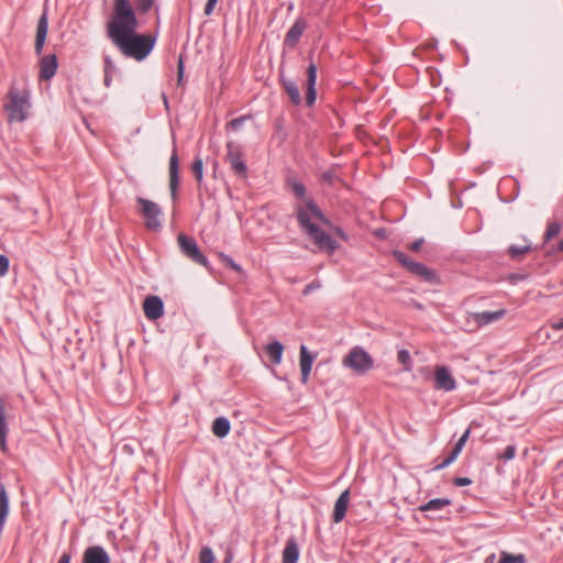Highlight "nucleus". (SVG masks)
Listing matches in <instances>:
<instances>
[{
    "label": "nucleus",
    "mask_w": 563,
    "mask_h": 563,
    "mask_svg": "<svg viewBox=\"0 0 563 563\" xmlns=\"http://www.w3.org/2000/svg\"><path fill=\"white\" fill-rule=\"evenodd\" d=\"M434 374V386L437 389L451 391L455 388V379L446 366H437Z\"/></svg>",
    "instance_id": "obj_10"
},
{
    "label": "nucleus",
    "mask_w": 563,
    "mask_h": 563,
    "mask_svg": "<svg viewBox=\"0 0 563 563\" xmlns=\"http://www.w3.org/2000/svg\"><path fill=\"white\" fill-rule=\"evenodd\" d=\"M516 454V448L514 445H508L504 453L499 455L500 460L509 461L515 457Z\"/></svg>",
    "instance_id": "obj_37"
},
{
    "label": "nucleus",
    "mask_w": 563,
    "mask_h": 563,
    "mask_svg": "<svg viewBox=\"0 0 563 563\" xmlns=\"http://www.w3.org/2000/svg\"><path fill=\"white\" fill-rule=\"evenodd\" d=\"M470 433H471V430L467 429L460 439L462 441L466 442L468 440Z\"/></svg>",
    "instance_id": "obj_50"
},
{
    "label": "nucleus",
    "mask_w": 563,
    "mask_h": 563,
    "mask_svg": "<svg viewBox=\"0 0 563 563\" xmlns=\"http://www.w3.org/2000/svg\"><path fill=\"white\" fill-rule=\"evenodd\" d=\"M555 329H563V319L554 325Z\"/></svg>",
    "instance_id": "obj_53"
},
{
    "label": "nucleus",
    "mask_w": 563,
    "mask_h": 563,
    "mask_svg": "<svg viewBox=\"0 0 563 563\" xmlns=\"http://www.w3.org/2000/svg\"><path fill=\"white\" fill-rule=\"evenodd\" d=\"M154 0H135L136 7L141 12H147L153 5Z\"/></svg>",
    "instance_id": "obj_38"
},
{
    "label": "nucleus",
    "mask_w": 563,
    "mask_h": 563,
    "mask_svg": "<svg viewBox=\"0 0 563 563\" xmlns=\"http://www.w3.org/2000/svg\"><path fill=\"white\" fill-rule=\"evenodd\" d=\"M106 64H107V65H106V68H104V85H106L107 87H109V86H110V84H111V76H110V74H109V68H108V67L110 66V64H111V62H110V59H109V58H107V59H106Z\"/></svg>",
    "instance_id": "obj_42"
},
{
    "label": "nucleus",
    "mask_w": 563,
    "mask_h": 563,
    "mask_svg": "<svg viewBox=\"0 0 563 563\" xmlns=\"http://www.w3.org/2000/svg\"><path fill=\"white\" fill-rule=\"evenodd\" d=\"M393 256L409 272L412 269V265H415V261L410 260L405 253L400 251H394Z\"/></svg>",
    "instance_id": "obj_33"
},
{
    "label": "nucleus",
    "mask_w": 563,
    "mask_h": 563,
    "mask_svg": "<svg viewBox=\"0 0 563 563\" xmlns=\"http://www.w3.org/2000/svg\"><path fill=\"white\" fill-rule=\"evenodd\" d=\"M227 162L230 164L231 169L240 177H246L247 167L242 158V151L234 142L227 143Z\"/></svg>",
    "instance_id": "obj_7"
},
{
    "label": "nucleus",
    "mask_w": 563,
    "mask_h": 563,
    "mask_svg": "<svg viewBox=\"0 0 563 563\" xmlns=\"http://www.w3.org/2000/svg\"><path fill=\"white\" fill-rule=\"evenodd\" d=\"M466 442L462 441L461 439L456 442L454 445L452 452L444 459V461L437 466L438 470L444 468L449 466L451 463H453L461 451L463 450Z\"/></svg>",
    "instance_id": "obj_29"
},
{
    "label": "nucleus",
    "mask_w": 563,
    "mask_h": 563,
    "mask_svg": "<svg viewBox=\"0 0 563 563\" xmlns=\"http://www.w3.org/2000/svg\"><path fill=\"white\" fill-rule=\"evenodd\" d=\"M57 58L55 55L49 54L44 56L40 63V78L49 80L56 74Z\"/></svg>",
    "instance_id": "obj_13"
},
{
    "label": "nucleus",
    "mask_w": 563,
    "mask_h": 563,
    "mask_svg": "<svg viewBox=\"0 0 563 563\" xmlns=\"http://www.w3.org/2000/svg\"><path fill=\"white\" fill-rule=\"evenodd\" d=\"M506 314L505 309H499L497 311H484V312H474L471 313L470 317L474 320L477 327H482L494 321L501 319Z\"/></svg>",
    "instance_id": "obj_14"
},
{
    "label": "nucleus",
    "mask_w": 563,
    "mask_h": 563,
    "mask_svg": "<svg viewBox=\"0 0 563 563\" xmlns=\"http://www.w3.org/2000/svg\"><path fill=\"white\" fill-rule=\"evenodd\" d=\"M8 433V424L5 421V408L3 399L0 398V448L5 450V438Z\"/></svg>",
    "instance_id": "obj_26"
},
{
    "label": "nucleus",
    "mask_w": 563,
    "mask_h": 563,
    "mask_svg": "<svg viewBox=\"0 0 563 563\" xmlns=\"http://www.w3.org/2000/svg\"><path fill=\"white\" fill-rule=\"evenodd\" d=\"M320 287V283L316 282V283H311L309 285H307L303 289V294L305 295H308L309 292H311L312 290L317 289Z\"/></svg>",
    "instance_id": "obj_45"
},
{
    "label": "nucleus",
    "mask_w": 563,
    "mask_h": 563,
    "mask_svg": "<svg viewBox=\"0 0 563 563\" xmlns=\"http://www.w3.org/2000/svg\"><path fill=\"white\" fill-rule=\"evenodd\" d=\"M218 0H208L206 7H205V14L210 15L213 12V9L217 4Z\"/></svg>",
    "instance_id": "obj_43"
},
{
    "label": "nucleus",
    "mask_w": 563,
    "mask_h": 563,
    "mask_svg": "<svg viewBox=\"0 0 563 563\" xmlns=\"http://www.w3.org/2000/svg\"><path fill=\"white\" fill-rule=\"evenodd\" d=\"M307 23L302 19H298L292 26L288 30L286 36H285V44L294 47L297 42L299 41L300 36L302 35L303 31L306 30Z\"/></svg>",
    "instance_id": "obj_15"
},
{
    "label": "nucleus",
    "mask_w": 563,
    "mask_h": 563,
    "mask_svg": "<svg viewBox=\"0 0 563 563\" xmlns=\"http://www.w3.org/2000/svg\"><path fill=\"white\" fill-rule=\"evenodd\" d=\"M398 362L402 364L404 371L409 372L412 368L410 353L407 350H400L397 355Z\"/></svg>",
    "instance_id": "obj_31"
},
{
    "label": "nucleus",
    "mask_w": 563,
    "mask_h": 563,
    "mask_svg": "<svg viewBox=\"0 0 563 563\" xmlns=\"http://www.w3.org/2000/svg\"><path fill=\"white\" fill-rule=\"evenodd\" d=\"M282 82H283V86H284L287 95L289 96L290 100L295 104L300 103L301 96H300V92H299V89H298L296 82L290 79H286L283 76H282Z\"/></svg>",
    "instance_id": "obj_23"
},
{
    "label": "nucleus",
    "mask_w": 563,
    "mask_h": 563,
    "mask_svg": "<svg viewBox=\"0 0 563 563\" xmlns=\"http://www.w3.org/2000/svg\"><path fill=\"white\" fill-rule=\"evenodd\" d=\"M316 80H317V67L314 64H310L308 69H307V104L308 106H311L313 104L314 100H316V89H314V85H316Z\"/></svg>",
    "instance_id": "obj_18"
},
{
    "label": "nucleus",
    "mask_w": 563,
    "mask_h": 563,
    "mask_svg": "<svg viewBox=\"0 0 563 563\" xmlns=\"http://www.w3.org/2000/svg\"><path fill=\"white\" fill-rule=\"evenodd\" d=\"M192 173L195 175V178L197 183L200 185L202 183L203 178V162L201 158L197 157L191 166Z\"/></svg>",
    "instance_id": "obj_32"
},
{
    "label": "nucleus",
    "mask_w": 563,
    "mask_h": 563,
    "mask_svg": "<svg viewBox=\"0 0 563 563\" xmlns=\"http://www.w3.org/2000/svg\"><path fill=\"white\" fill-rule=\"evenodd\" d=\"M82 563H110V558L102 547H89L84 552Z\"/></svg>",
    "instance_id": "obj_12"
},
{
    "label": "nucleus",
    "mask_w": 563,
    "mask_h": 563,
    "mask_svg": "<svg viewBox=\"0 0 563 563\" xmlns=\"http://www.w3.org/2000/svg\"><path fill=\"white\" fill-rule=\"evenodd\" d=\"M373 363L372 356L358 346L353 347L342 361L343 366L361 375L368 372L373 367Z\"/></svg>",
    "instance_id": "obj_4"
},
{
    "label": "nucleus",
    "mask_w": 563,
    "mask_h": 563,
    "mask_svg": "<svg viewBox=\"0 0 563 563\" xmlns=\"http://www.w3.org/2000/svg\"><path fill=\"white\" fill-rule=\"evenodd\" d=\"M299 559V548L294 539H289L283 551V563H297Z\"/></svg>",
    "instance_id": "obj_19"
},
{
    "label": "nucleus",
    "mask_w": 563,
    "mask_h": 563,
    "mask_svg": "<svg viewBox=\"0 0 563 563\" xmlns=\"http://www.w3.org/2000/svg\"><path fill=\"white\" fill-rule=\"evenodd\" d=\"M531 250V246L529 243H525L523 245H511L509 247V254L512 257H519L526 253H528Z\"/></svg>",
    "instance_id": "obj_35"
},
{
    "label": "nucleus",
    "mask_w": 563,
    "mask_h": 563,
    "mask_svg": "<svg viewBox=\"0 0 563 563\" xmlns=\"http://www.w3.org/2000/svg\"><path fill=\"white\" fill-rule=\"evenodd\" d=\"M472 483V481L467 477H456L454 479V485L456 486H467Z\"/></svg>",
    "instance_id": "obj_44"
},
{
    "label": "nucleus",
    "mask_w": 563,
    "mask_h": 563,
    "mask_svg": "<svg viewBox=\"0 0 563 563\" xmlns=\"http://www.w3.org/2000/svg\"><path fill=\"white\" fill-rule=\"evenodd\" d=\"M8 101L3 108L8 112L9 122H22L27 118V110L30 109V95L26 90H19L11 86L8 95Z\"/></svg>",
    "instance_id": "obj_3"
},
{
    "label": "nucleus",
    "mask_w": 563,
    "mask_h": 563,
    "mask_svg": "<svg viewBox=\"0 0 563 563\" xmlns=\"http://www.w3.org/2000/svg\"><path fill=\"white\" fill-rule=\"evenodd\" d=\"M562 225L560 222H551L548 224L547 231L544 233V240L550 241L555 238L561 232Z\"/></svg>",
    "instance_id": "obj_34"
},
{
    "label": "nucleus",
    "mask_w": 563,
    "mask_h": 563,
    "mask_svg": "<svg viewBox=\"0 0 563 563\" xmlns=\"http://www.w3.org/2000/svg\"><path fill=\"white\" fill-rule=\"evenodd\" d=\"M558 250L563 251V239L560 241V243L558 245Z\"/></svg>",
    "instance_id": "obj_54"
},
{
    "label": "nucleus",
    "mask_w": 563,
    "mask_h": 563,
    "mask_svg": "<svg viewBox=\"0 0 563 563\" xmlns=\"http://www.w3.org/2000/svg\"><path fill=\"white\" fill-rule=\"evenodd\" d=\"M137 203L141 206V214L145 220V227L148 230L157 231L162 227L161 216L162 210L159 206L148 199L139 197L136 199Z\"/></svg>",
    "instance_id": "obj_5"
},
{
    "label": "nucleus",
    "mask_w": 563,
    "mask_h": 563,
    "mask_svg": "<svg viewBox=\"0 0 563 563\" xmlns=\"http://www.w3.org/2000/svg\"><path fill=\"white\" fill-rule=\"evenodd\" d=\"M526 556L522 553L512 554L506 551L500 552V558L498 563H525Z\"/></svg>",
    "instance_id": "obj_30"
},
{
    "label": "nucleus",
    "mask_w": 563,
    "mask_h": 563,
    "mask_svg": "<svg viewBox=\"0 0 563 563\" xmlns=\"http://www.w3.org/2000/svg\"><path fill=\"white\" fill-rule=\"evenodd\" d=\"M143 311L148 320H157L164 314L163 300L157 296H148L143 302Z\"/></svg>",
    "instance_id": "obj_9"
},
{
    "label": "nucleus",
    "mask_w": 563,
    "mask_h": 563,
    "mask_svg": "<svg viewBox=\"0 0 563 563\" xmlns=\"http://www.w3.org/2000/svg\"><path fill=\"white\" fill-rule=\"evenodd\" d=\"M137 19L129 0H113V11L107 24V33L112 43L126 56L144 59L155 45V37L137 34Z\"/></svg>",
    "instance_id": "obj_1"
},
{
    "label": "nucleus",
    "mask_w": 563,
    "mask_h": 563,
    "mask_svg": "<svg viewBox=\"0 0 563 563\" xmlns=\"http://www.w3.org/2000/svg\"><path fill=\"white\" fill-rule=\"evenodd\" d=\"M466 442L462 441L461 439L456 442L454 445L452 452L444 459V461L437 466L438 470L444 468L449 466L451 463H453L461 451L463 450Z\"/></svg>",
    "instance_id": "obj_27"
},
{
    "label": "nucleus",
    "mask_w": 563,
    "mask_h": 563,
    "mask_svg": "<svg viewBox=\"0 0 563 563\" xmlns=\"http://www.w3.org/2000/svg\"><path fill=\"white\" fill-rule=\"evenodd\" d=\"M230 267L236 272H242V267L240 265H238L235 262L232 263V265Z\"/></svg>",
    "instance_id": "obj_51"
},
{
    "label": "nucleus",
    "mask_w": 563,
    "mask_h": 563,
    "mask_svg": "<svg viewBox=\"0 0 563 563\" xmlns=\"http://www.w3.org/2000/svg\"><path fill=\"white\" fill-rule=\"evenodd\" d=\"M451 505V500L448 498H435L426 503L424 505L419 507L420 511H439L444 507Z\"/></svg>",
    "instance_id": "obj_25"
},
{
    "label": "nucleus",
    "mask_w": 563,
    "mask_h": 563,
    "mask_svg": "<svg viewBox=\"0 0 563 563\" xmlns=\"http://www.w3.org/2000/svg\"><path fill=\"white\" fill-rule=\"evenodd\" d=\"M411 273L423 278L427 282L433 284L438 283L435 273L421 263H415V265H412Z\"/></svg>",
    "instance_id": "obj_21"
},
{
    "label": "nucleus",
    "mask_w": 563,
    "mask_h": 563,
    "mask_svg": "<svg viewBox=\"0 0 563 563\" xmlns=\"http://www.w3.org/2000/svg\"><path fill=\"white\" fill-rule=\"evenodd\" d=\"M264 351L274 364L277 365L282 362L284 345L279 341L266 344Z\"/></svg>",
    "instance_id": "obj_20"
},
{
    "label": "nucleus",
    "mask_w": 563,
    "mask_h": 563,
    "mask_svg": "<svg viewBox=\"0 0 563 563\" xmlns=\"http://www.w3.org/2000/svg\"><path fill=\"white\" fill-rule=\"evenodd\" d=\"M168 172L170 196L172 199L175 201L177 199V190L179 185V159L175 145L170 155Z\"/></svg>",
    "instance_id": "obj_8"
},
{
    "label": "nucleus",
    "mask_w": 563,
    "mask_h": 563,
    "mask_svg": "<svg viewBox=\"0 0 563 563\" xmlns=\"http://www.w3.org/2000/svg\"><path fill=\"white\" fill-rule=\"evenodd\" d=\"M292 190H294V194L296 195V197H298V198H303L305 197L306 188H305V186L302 184L294 183L292 184Z\"/></svg>",
    "instance_id": "obj_39"
},
{
    "label": "nucleus",
    "mask_w": 563,
    "mask_h": 563,
    "mask_svg": "<svg viewBox=\"0 0 563 563\" xmlns=\"http://www.w3.org/2000/svg\"><path fill=\"white\" fill-rule=\"evenodd\" d=\"M9 512V499L3 484H0V531Z\"/></svg>",
    "instance_id": "obj_24"
},
{
    "label": "nucleus",
    "mask_w": 563,
    "mask_h": 563,
    "mask_svg": "<svg viewBox=\"0 0 563 563\" xmlns=\"http://www.w3.org/2000/svg\"><path fill=\"white\" fill-rule=\"evenodd\" d=\"M494 560H495V554H490V555L486 559L485 563H493V561H494Z\"/></svg>",
    "instance_id": "obj_52"
},
{
    "label": "nucleus",
    "mask_w": 563,
    "mask_h": 563,
    "mask_svg": "<svg viewBox=\"0 0 563 563\" xmlns=\"http://www.w3.org/2000/svg\"><path fill=\"white\" fill-rule=\"evenodd\" d=\"M246 117H240L236 119H233L229 122V126L233 130H238L242 126L243 122L245 121Z\"/></svg>",
    "instance_id": "obj_41"
},
{
    "label": "nucleus",
    "mask_w": 563,
    "mask_h": 563,
    "mask_svg": "<svg viewBox=\"0 0 563 563\" xmlns=\"http://www.w3.org/2000/svg\"><path fill=\"white\" fill-rule=\"evenodd\" d=\"M423 243V240L422 239H419L417 241H415L413 243H411V245L409 246V249L413 252H418L421 247Z\"/></svg>",
    "instance_id": "obj_47"
},
{
    "label": "nucleus",
    "mask_w": 563,
    "mask_h": 563,
    "mask_svg": "<svg viewBox=\"0 0 563 563\" xmlns=\"http://www.w3.org/2000/svg\"><path fill=\"white\" fill-rule=\"evenodd\" d=\"M184 74V64L181 57L178 60V81L180 82Z\"/></svg>",
    "instance_id": "obj_48"
},
{
    "label": "nucleus",
    "mask_w": 563,
    "mask_h": 563,
    "mask_svg": "<svg viewBox=\"0 0 563 563\" xmlns=\"http://www.w3.org/2000/svg\"><path fill=\"white\" fill-rule=\"evenodd\" d=\"M48 31V18L46 10L42 13L40 16V20L37 22L36 26V36H35V52L37 55H40L43 51L46 36Z\"/></svg>",
    "instance_id": "obj_11"
},
{
    "label": "nucleus",
    "mask_w": 563,
    "mask_h": 563,
    "mask_svg": "<svg viewBox=\"0 0 563 563\" xmlns=\"http://www.w3.org/2000/svg\"><path fill=\"white\" fill-rule=\"evenodd\" d=\"M70 562V555L68 553H64L60 558L58 563H69Z\"/></svg>",
    "instance_id": "obj_49"
},
{
    "label": "nucleus",
    "mask_w": 563,
    "mask_h": 563,
    "mask_svg": "<svg viewBox=\"0 0 563 563\" xmlns=\"http://www.w3.org/2000/svg\"><path fill=\"white\" fill-rule=\"evenodd\" d=\"M296 211L299 225L313 243L329 254L334 253L338 249V243L318 227L319 222L328 223L318 206L311 199H307L303 203L296 207Z\"/></svg>",
    "instance_id": "obj_2"
},
{
    "label": "nucleus",
    "mask_w": 563,
    "mask_h": 563,
    "mask_svg": "<svg viewBox=\"0 0 563 563\" xmlns=\"http://www.w3.org/2000/svg\"><path fill=\"white\" fill-rule=\"evenodd\" d=\"M466 442L462 441L461 439L456 442L454 445L452 452L444 459V461L437 466L438 470L444 468L449 466L451 463H453L461 451L463 450Z\"/></svg>",
    "instance_id": "obj_28"
},
{
    "label": "nucleus",
    "mask_w": 563,
    "mask_h": 563,
    "mask_svg": "<svg viewBox=\"0 0 563 563\" xmlns=\"http://www.w3.org/2000/svg\"><path fill=\"white\" fill-rule=\"evenodd\" d=\"M213 561H214V555H213L211 549L203 548L199 554V562L200 563H213Z\"/></svg>",
    "instance_id": "obj_36"
},
{
    "label": "nucleus",
    "mask_w": 563,
    "mask_h": 563,
    "mask_svg": "<svg viewBox=\"0 0 563 563\" xmlns=\"http://www.w3.org/2000/svg\"><path fill=\"white\" fill-rule=\"evenodd\" d=\"M231 429L230 421L224 417H218L212 423V432L218 438H224Z\"/></svg>",
    "instance_id": "obj_22"
},
{
    "label": "nucleus",
    "mask_w": 563,
    "mask_h": 563,
    "mask_svg": "<svg viewBox=\"0 0 563 563\" xmlns=\"http://www.w3.org/2000/svg\"><path fill=\"white\" fill-rule=\"evenodd\" d=\"M178 246L181 253L196 264L208 267L207 257L200 252L197 242L191 236L180 233L177 238Z\"/></svg>",
    "instance_id": "obj_6"
},
{
    "label": "nucleus",
    "mask_w": 563,
    "mask_h": 563,
    "mask_svg": "<svg viewBox=\"0 0 563 563\" xmlns=\"http://www.w3.org/2000/svg\"><path fill=\"white\" fill-rule=\"evenodd\" d=\"M350 501V492L346 489L344 490L339 498L336 499L334 504V510H333V521L340 522L345 517L347 506Z\"/></svg>",
    "instance_id": "obj_16"
},
{
    "label": "nucleus",
    "mask_w": 563,
    "mask_h": 563,
    "mask_svg": "<svg viewBox=\"0 0 563 563\" xmlns=\"http://www.w3.org/2000/svg\"><path fill=\"white\" fill-rule=\"evenodd\" d=\"M9 269V260L4 255H0V277L4 276Z\"/></svg>",
    "instance_id": "obj_40"
},
{
    "label": "nucleus",
    "mask_w": 563,
    "mask_h": 563,
    "mask_svg": "<svg viewBox=\"0 0 563 563\" xmlns=\"http://www.w3.org/2000/svg\"><path fill=\"white\" fill-rule=\"evenodd\" d=\"M313 363V357L309 353L308 349L305 345L300 347V372H301V382L306 384L308 382L311 367Z\"/></svg>",
    "instance_id": "obj_17"
},
{
    "label": "nucleus",
    "mask_w": 563,
    "mask_h": 563,
    "mask_svg": "<svg viewBox=\"0 0 563 563\" xmlns=\"http://www.w3.org/2000/svg\"><path fill=\"white\" fill-rule=\"evenodd\" d=\"M219 257H220L221 262L228 266H231L232 263H234V261L230 256L225 255L224 253H219Z\"/></svg>",
    "instance_id": "obj_46"
}]
</instances>
